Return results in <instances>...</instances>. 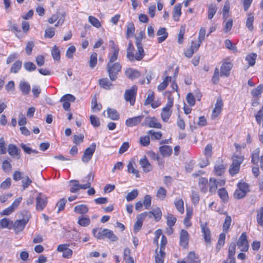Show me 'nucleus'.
<instances>
[{
    "instance_id": "obj_1",
    "label": "nucleus",
    "mask_w": 263,
    "mask_h": 263,
    "mask_svg": "<svg viewBox=\"0 0 263 263\" xmlns=\"http://www.w3.org/2000/svg\"><path fill=\"white\" fill-rule=\"evenodd\" d=\"M92 233L98 239L108 238L111 241H115L118 239V237L114 234L113 231L107 229L95 228L92 230Z\"/></svg>"
},
{
    "instance_id": "obj_2",
    "label": "nucleus",
    "mask_w": 263,
    "mask_h": 263,
    "mask_svg": "<svg viewBox=\"0 0 263 263\" xmlns=\"http://www.w3.org/2000/svg\"><path fill=\"white\" fill-rule=\"evenodd\" d=\"M121 65L118 62L113 64H107L106 69L111 81H114L117 79L118 73L121 71Z\"/></svg>"
},
{
    "instance_id": "obj_3",
    "label": "nucleus",
    "mask_w": 263,
    "mask_h": 263,
    "mask_svg": "<svg viewBox=\"0 0 263 263\" xmlns=\"http://www.w3.org/2000/svg\"><path fill=\"white\" fill-rule=\"evenodd\" d=\"M26 215L23 217V218L21 220H16L14 223L12 221H11L12 228L14 229L16 234L22 231L27 222H28L30 215L26 212Z\"/></svg>"
},
{
    "instance_id": "obj_4",
    "label": "nucleus",
    "mask_w": 263,
    "mask_h": 263,
    "mask_svg": "<svg viewBox=\"0 0 263 263\" xmlns=\"http://www.w3.org/2000/svg\"><path fill=\"white\" fill-rule=\"evenodd\" d=\"M145 37V33L140 31L137 36H136V45L138 49V59H142L144 56V52L141 43L142 40Z\"/></svg>"
},
{
    "instance_id": "obj_5",
    "label": "nucleus",
    "mask_w": 263,
    "mask_h": 263,
    "mask_svg": "<svg viewBox=\"0 0 263 263\" xmlns=\"http://www.w3.org/2000/svg\"><path fill=\"white\" fill-rule=\"evenodd\" d=\"M36 210L42 211L47 205L48 202L47 197L41 193H38L36 197Z\"/></svg>"
},
{
    "instance_id": "obj_6",
    "label": "nucleus",
    "mask_w": 263,
    "mask_h": 263,
    "mask_svg": "<svg viewBox=\"0 0 263 263\" xmlns=\"http://www.w3.org/2000/svg\"><path fill=\"white\" fill-rule=\"evenodd\" d=\"M137 90V86L134 85L130 89L126 90L125 92L124 99L127 102H129L132 105H133L135 102Z\"/></svg>"
},
{
    "instance_id": "obj_7",
    "label": "nucleus",
    "mask_w": 263,
    "mask_h": 263,
    "mask_svg": "<svg viewBox=\"0 0 263 263\" xmlns=\"http://www.w3.org/2000/svg\"><path fill=\"white\" fill-rule=\"evenodd\" d=\"M141 125L159 129L161 128L162 127L161 124L158 122L157 118L151 117H146L144 122L141 123Z\"/></svg>"
},
{
    "instance_id": "obj_8",
    "label": "nucleus",
    "mask_w": 263,
    "mask_h": 263,
    "mask_svg": "<svg viewBox=\"0 0 263 263\" xmlns=\"http://www.w3.org/2000/svg\"><path fill=\"white\" fill-rule=\"evenodd\" d=\"M237 245L242 252H246L248 250L249 246L247 240V234L245 232L241 234L237 241Z\"/></svg>"
},
{
    "instance_id": "obj_9",
    "label": "nucleus",
    "mask_w": 263,
    "mask_h": 263,
    "mask_svg": "<svg viewBox=\"0 0 263 263\" xmlns=\"http://www.w3.org/2000/svg\"><path fill=\"white\" fill-rule=\"evenodd\" d=\"M96 144L92 143L90 146L87 147L84 151V154L82 158V161L85 163H87L91 159L93 153L95 152Z\"/></svg>"
},
{
    "instance_id": "obj_10",
    "label": "nucleus",
    "mask_w": 263,
    "mask_h": 263,
    "mask_svg": "<svg viewBox=\"0 0 263 263\" xmlns=\"http://www.w3.org/2000/svg\"><path fill=\"white\" fill-rule=\"evenodd\" d=\"M233 66L232 63L228 60H225L224 63L222 64L220 68V76L221 77H228L230 74V71Z\"/></svg>"
},
{
    "instance_id": "obj_11",
    "label": "nucleus",
    "mask_w": 263,
    "mask_h": 263,
    "mask_svg": "<svg viewBox=\"0 0 263 263\" xmlns=\"http://www.w3.org/2000/svg\"><path fill=\"white\" fill-rule=\"evenodd\" d=\"M76 98L71 94H66L64 95L60 99V102H63V107L65 110L69 109L70 104V102L74 101Z\"/></svg>"
},
{
    "instance_id": "obj_12",
    "label": "nucleus",
    "mask_w": 263,
    "mask_h": 263,
    "mask_svg": "<svg viewBox=\"0 0 263 263\" xmlns=\"http://www.w3.org/2000/svg\"><path fill=\"white\" fill-rule=\"evenodd\" d=\"M223 106V102L221 98L217 99L215 106L213 110L211 118L213 120L215 119L220 114Z\"/></svg>"
},
{
    "instance_id": "obj_13",
    "label": "nucleus",
    "mask_w": 263,
    "mask_h": 263,
    "mask_svg": "<svg viewBox=\"0 0 263 263\" xmlns=\"http://www.w3.org/2000/svg\"><path fill=\"white\" fill-rule=\"evenodd\" d=\"M189 241V234L187 231L182 229L180 232V245L186 248L188 246Z\"/></svg>"
},
{
    "instance_id": "obj_14",
    "label": "nucleus",
    "mask_w": 263,
    "mask_h": 263,
    "mask_svg": "<svg viewBox=\"0 0 263 263\" xmlns=\"http://www.w3.org/2000/svg\"><path fill=\"white\" fill-rule=\"evenodd\" d=\"M134 50V46L132 44V42H129L128 44V46L127 48V59L131 62H134L136 60L140 61L141 59H138L137 57L138 54V51L136 52L135 55L134 54L133 51Z\"/></svg>"
},
{
    "instance_id": "obj_15",
    "label": "nucleus",
    "mask_w": 263,
    "mask_h": 263,
    "mask_svg": "<svg viewBox=\"0 0 263 263\" xmlns=\"http://www.w3.org/2000/svg\"><path fill=\"white\" fill-rule=\"evenodd\" d=\"M201 228L202 230V233L203 234V236L204 239L206 243L211 242V232L210 229L207 227V224L206 223H201Z\"/></svg>"
},
{
    "instance_id": "obj_16",
    "label": "nucleus",
    "mask_w": 263,
    "mask_h": 263,
    "mask_svg": "<svg viewBox=\"0 0 263 263\" xmlns=\"http://www.w3.org/2000/svg\"><path fill=\"white\" fill-rule=\"evenodd\" d=\"M143 117V116L141 115L128 118L126 120L125 124L128 127L136 126L141 122Z\"/></svg>"
},
{
    "instance_id": "obj_17",
    "label": "nucleus",
    "mask_w": 263,
    "mask_h": 263,
    "mask_svg": "<svg viewBox=\"0 0 263 263\" xmlns=\"http://www.w3.org/2000/svg\"><path fill=\"white\" fill-rule=\"evenodd\" d=\"M139 163L145 173L149 172L153 169L152 165L150 164L146 156L140 160Z\"/></svg>"
},
{
    "instance_id": "obj_18",
    "label": "nucleus",
    "mask_w": 263,
    "mask_h": 263,
    "mask_svg": "<svg viewBox=\"0 0 263 263\" xmlns=\"http://www.w3.org/2000/svg\"><path fill=\"white\" fill-rule=\"evenodd\" d=\"M125 73L126 76L131 80L137 79L140 76V72L139 71L132 68H127Z\"/></svg>"
},
{
    "instance_id": "obj_19",
    "label": "nucleus",
    "mask_w": 263,
    "mask_h": 263,
    "mask_svg": "<svg viewBox=\"0 0 263 263\" xmlns=\"http://www.w3.org/2000/svg\"><path fill=\"white\" fill-rule=\"evenodd\" d=\"M164 76H165V78L164 79L163 82L158 86V89L159 91L164 90L167 86L168 82H170L172 80V77L167 76V71H165L164 72Z\"/></svg>"
},
{
    "instance_id": "obj_20",
    "label": "nucleus",
    "mask_w": 263,
    "mask_h": 263,
    "mask_svg": "<svg viewBox=\"0 0 263 263\" xmlns=\"http://www.w3.org/2000/svg\"><path fill=\"white\" fill-rule=\"evenodd\" d=\"M236 245L234 242L230 243L229 248L228 258L230 260V263H235L234 255L235 253Z\"/></svg>"
},
{
    "instance_id": "obj_21",
    "label": "nucleus",
    "mask_w": 263,
    "mask_h": 263,
    "mask_svg": "<svg viewBox=\"0 0 263 263\" xmlns=\"http://www.w3.org/2000/svg\"><path fill=\"white\" fill-rule=\"evenodd\" d=\"M181 15V4H178L175 6L173 11V18L174 21L178 22Z\"/></svg>"
},
{
    "instance_id": "obj_22",
    "label": "nucleus",
    "mask_w": 263,
    "mask_h": 263,
    "mask_svg": "<svg viewBox=\"0 0 263 263\" xmlns=\"http://www.w3.org/2000/svg\"><path fill=\"white\" fill-rule=\"evenodd\" d=\"M9 154L12 156H18L20 155L21 150L14 144H10L8 147Z\"/></svg>"
},
{
    "instance_id": "obj_23",
    "label": "nucleus",
    "mask_w": 263,
    "mask_h": 263,
    "mask_svg": "<svg viewBox=\"0 0 263 263\" xmlns=\"http://www.w3.org/2000/svg\"><path fill=\"white\" fill-rule=\"evenodd\" d=\"M157 35H162L163 36L159 37L158 38V42L159 43H161L164 41L166 39L167 37L168 33L166 32V29L164 27L160 28L157 32Z\"/></svg>"
},
{
    "instance_id": "obj_24",
    "label": "nucleus",
    "mask_w": 263,
    "mask_h": 263,
    "mask_svg": "<svg viewBox=\"0 0 263 263\" xmlns=\"http://www.w3.org/2000/svg\"><path fill=\"white\" fill-rule=\"evenodd\" d=\"M172 148L170 146L164 145L159 147V152L163 157H168L172 153Z\"/></svg>"
},
{
    "instance_id": "obj_25",
    "label": "nucleus",
    "mask_w": 263,
    "mask_h": 263,
    "mask_svg": "<svg viewBox=\"0 0 263 263\" xmlns=\"http://www.w3.org/2000/svg\"><path fill=\"white\" fill-rule=\"evenodd\" d=\"M187 263H200V260L194 252H190L187 255Z\"/></svg>"
},
{
    "instance_id": "obj_26",
    "label": "nucleus",
    "mask_w": 263,
    "mask_h": 263,
    "mask_svg": "<svg viewBox=\"0 0 263 263\" xmlns=\"http://www.w3.org/2000/svg\"><path fill=\"white\" fill-rule=\"evenodd\" d=\"M20 88L24 95H27L30 91V85L25 82L21 81L20 83Z\"/></svg>"
},
{
    "instance_id": "obj_27",
    "label": "nucleus",
    "mask_w": 263,
    "mask_h": 263,
    "mask_svg": "<svg viewBox=\"0 0 263 263\" xmlns=\"http://www.w3.org/2000/svg\"><path fill=\"white\" fill-rule=\"evenodd\" d=\"M74 212L81 214H84L88 211V208L85 204H80L76 206L74 208Z\"/></svg>"
},
{
    "instance_id": "obj_28",
    "label": "nucleus",
    "mask_w": 263,
    "mask_h": 263,
    "mask_svg": "<svg viewBox=\"0 0 263 263\" xmlns=\"http://www.w3.org/2000/svg\"><path fill=\"white\" fill-rule=\"evenodd\" d=\"M232 164L237 167H240V164L243 160V157L241 156H238L236 154H234L232 157Z\"/></svg>"
},
{
    "instance_id": "obj_29",
    "label": "nucleus",
    "mask_w": 263,
    "mask_h": 263,
    "mask_svg": "<svg viewBox=\"0 0 263 263\" xmlns=\"http://www.w3.org/2000/svg\"><path fill=\"white\" fill-rule=\"evenodd\" d=\"M99 84L100 86L105 89H110L112 84L107 78H103L99 80Z\"/></svg>"
},
{
    "instance_id": "obj_30",
    "label": "nucleus",
    "mask_w": 263,
    "mask_h": 263,
    "mask_svg": "<svg viewBox=\"0 0 263 263\" xmlns=\"http://www.w3.org/2000/svg\"><path fill=\"white\" fill-rule=\"evenodd\" d=\"M156 255H155V261L156 263H163L164 258L165 256V252L164 251L159 250V252H158V249L156 250L155 251Z\"/></svg>"
},
{
    "instance_id": "obj_31",
    "label": "nucleus",
    "mask_w": 263,
    "mask_h": 263,
    "mask_svg": "<svg viewBox=\"0 0 263 263\" xmlns=\"http://www.w3.org/2000/svg\"><path fill=\"white\" fill-rule=\"evenodd\" d=\"M193 215V211L190 209H186V216L184 219V224L186 228H189L191 226L192 223L190 221V219L191 218Z\"/></svg>"
},
{
    "instance_id": "obj_32",
    "label": "nucleus",
    "mask_w": 263,
    "mask_h": 263,
    "mask_svg": "<svg viewBox=\"0 0 263 263\" xmlns=\"http://www.w3.org/2000/svg\"><path fill=\"white\" fill-rule=\"evenodd\" d=\"M108 117L111 120H117L119 119V114L118 113L116 110L108 108L107 109Z\"/></svg>"
},
{
    "instance_id": "obj_33",
    "label": "nucleus",
    "mask_w": 263,
    "mask_h": 263,
    "mask_svg": "<svg viewBox=\"0 0 263 263\" xmlns=\"http://www.w3.org/2000/svg\"><path fill=\"white\" fill-rule=\"evenodd\" d=\"M257 58V54L255 53H252L248 54L246 58V60L248 62L250 66H253L255 64L256 59Z\"/></svg>"
},
{
    "instance_id": "obj_34",
    "label": "nucleus",
    "mask_w": 263,
    "mask_h": 263,
    "mask_svg": "<svg viewBox=\"0 0 263 263\" xmlns=\"http://www.w3.org/2000/svg\"><path fill=\"white\" fill-rule=\"evenodd\" d=\"M256 220L259 225L263 226V206L257 211Z\"/></svg>"
},
{
    "instance_id": "obj_35",
    "label": "nucleus",
    "mask_w": 263,
    "mask_h": 263,
    "mask_svg": "<svg viewBox=\"0 0 263 263\" xmlns=\"http://www.w3.org/2000/svg\"><path fill=\"white\" fill-rule=\"evenodd\" d=\"M217 181L214 178H211L209 181V191L211 193H215L217 189Z\"/></svg>"
},
{
    "instance_id": "obj_36",
    "label": "nucleus",
    "mask_w": 263,
    "mask_h": 263,
    "mask_svg": "<svg viewBox=\"0 0 263 263\" xmlns=\"http://www.w3.org/2000/svg\"><path fill=\"white\" fill-rule=\"evenodd\" d=\"M22 63L21 61L18 60L15 62L12 65L10 68V72L16 73L21 69Z\"/></svg>"
},
{
    "instance_id": "obj_37",
    "label": "nucleus",
    "mask_w": 263,
    "mask_h": 263,
    "mask_svg": "<svg viewBox=\"0 0 263 263\" xmlns=\"http://www.w3.org/2000/svg\"><path fill=\"white\" fill-rule=\"evenodd\" d=\"M171 115V110H168L164 108L162 109L161 113V118L164 122H167Z\"/></svg>"
},
{
    "instance_id": "obj_38",
    "label": "nucleus",
    "mask_w": 263,
    "mask_h": 263,
    "mask_svg": "<svg viewBox=\"0 0 263 263\" xmlns=\"http://www.w3.org/2000/svg\"><path fill=\"white\" fill-rule=\"evenodd\" d=\"M217 8L215 5H210L208 6V18L212 20L216 13Z\"/></svg>"
},
{
    "instance_id": "obj_39",
    "label": "nucleus",
    "mask_w": 263,
    "mask_h": 263,
    "mask_svg": "<svg viewBox=\"0 0 263 263\" xmlns=\"http://www.w3.org/2000/svg\"><path fill=\"white\" fill-rule=\"evenodd\" d=\"M254 22V16L252 14H249L246 21V27L250 31L253 30V23Z\"/></svg>"
},
{
    "instance_id": "obj_40",
    "label": "nucleus",
    "mask_w": 263,
    "mask_h": 263,
    "mask_svg": "<svg viewBox=\"0 0 263 263\" xmlns=\"http://www.w3.org/2000/svg\"><path fill=\"white\" fill-rule=\"evenodd\" d=\"M232 222V218L231 216L229 215H227L224 223L223 224V232L227 233L228 231V230L231 226Z\"/></svg>"
},
{
    "instance_id": "obj_41",
    "label": "nucleus",
    "mask_w": 263,
    "mask_h": 263,
    "mask_svg": "<svg viewBox=\"0 0 263 263\" xmlns=\"http://www.w3.org/2000/svg\"><path fill=\"white\" fill-rule=\"evenodd\" d=\"M175 205L177 210L181 213H183L184 211V202L182 199H179L175 202Z\"/></svg>"
},
{
    "instance_id": "obj_42",
    "label": "nucleus",
    "mask_w": 263,
    "mask_h": 263,
    "mask_svg": "<svg viewBox=\"0 0 263 263\" xmlns=\"http://www.w3.org/2000/svg\"><path fill=\"white\" fill-rule=\"evenodd\" d=\"M167 224L169 227H172L175 224L177 219L172 214L168 213L166 216Z\"/></svg>"
},
{
    "instance_id": "obj_43",
    "label": "nucleus",
    "mask_w": 263,
    "mask_h": 263,
    "mask_svg": "<svg viewBox=\"0 0 263 263\" xmlns=\"http://www.w3.org/2000/svg\"><path fill=\"white\" fill-rule=\"evenodd\" d=\"M166 196V191L163 187H160L156 194V196L161 200H164Z\"/></svg>"
},
{
    "instance_id": "obj_44",
    "label": "nucleus",
    "mask_w": 263,
    "mask_h": 263,
    "mask_svg": "<svg viewBox=\"0 0 263 263\" xmlns=\"http://www.w3.org/2000/svg\"><path fill=\"white\" fill-rule=\"evenodd\" d=\"M226 166L223 164H220L214 167L215 172L216 175L221 176L224 172Z\"/></svg>"
},
{
    "instance_id": "obj_45",
    "label": "nucleus",
    "mask_w": 263,
    "mask_h": 263,
    "mask_svg": "<svg viewBox=\"0 0 263 263\" xmlns=\"http://www.w3.org/2000/svg\"><path fill=\"white\" fill-rule=\"evenodd\" d=\"M78 222L81 226L86 227L90 223V219L88 217H82L79 219Z\"/></svg>"
},
{
    "instance_id": "obj_46",
    "label": "nucleus",
    "mask_w": 263,
    "mask_h": 263,
    "mask_svg": "<svg viewBox=\"0 0 263 263\" xmlns=\"http://www.w3.org/2000/svg\"><path fill=\"white\" fill-rule=\"evenodd\" d=\"M11 221H9L8 218H4L0 220V228L2 229L7 228L9 229H12V225L9 226Z\"/></svg>"
},
{
    "instance_id": "obj_47",
    "label": "nucleus",
    "mask_w": 263,
    "mask_h": 263,
    "mask_svg": "<svg viewBox=\"0 0 263 263\" xmlns=\"http://www.w3.org/2000/svg\"><path fill=\"white\" fill-rule=\"evenodd\" d=\"M89 22L94 27L99 28L101 26L100 21L95 17L89 16L88 17Z\"/></svg>"
},
{
    "instance_id": "obj_48",
    "label": "nucleus",
    "mask_w": 263,
    "mask_h": 263,
    "mask_svg": "<svg viewBox=\"0 0 263 263\" xmlns=\"http://www.w3.org/2000/svg\"><path fill=\"white\" fill-rule=\"evenodd\" d=\"M218 195L223 201L226 202L228 200V194L224 188H222L218 190Z\"/></svg>"
},
{
    "instance_id": "obj_49",
    "label": "nucleus",
    "mask_w": 263,
    "mask_h": 263,
    "mask_svg": "<svg viewBox=\"0 0 263 263\" xmlns=\"http://www.w3.org/2000/svg\"><path fill=\"white\" fill-rule=\"evenodd\" d=\"M138 195V191L137 189H134L128 193L126 196V199L127 201H130L135 199Z\"/></svg>"
},
{
    "instance_id": "obj_50",
    "label": "nucleus",
    "mask_w": 263,
    "mask_h": 263,
    "mask_svg": "<svg viewBox=\"0 0 263 263\" xmlns=\"http://www.w3.org/2000/svg\"><path fill=\"white\" fill-rule=\"evenodd\" d=\"M51 54L54 60L59 61L60 60V51L56 46L53 47L51 50Z\"/></svg>"
},
{
    "instance_id": "obj_51",
    "label": "nucleus",
    "mask_w": 263,
    "mask_h": 263,
    "mask_svg": "<svg viewBox=\"0 0 263 263\" xmlns=\"http://www.w3.org/2000/svg\"><path fill=\"white\" fill-rule=\"evenodd\" d=\"M259 160V151L258 149L254 150L252 154V162L256 164Z\"/></svg>"
},
{
    "instance_id": "obj_52",
    "label": "nucleus",
    "mask_w": 263,
    "mask_h": 263,
    "mask_svg": "<svg viewBox=\"0 0 263 263\" xmlns=\"http://www.w3.org/2000/svg\"><path fill=\"white\" fill-rule=\"evenodd\" d=\"M134 24L132 23H128L127 26L126 36L128 38L132 36L135 31Z\"/></svg>"
},
{
    "instance_id": "obj_53",
    "label": "nucleus",
    "mask_w": 263,
    "mask_h": 263,
    "mask_svg": "<svg viewBox=\"0 0 263 263\" xmlns=\"http://www.w3.org/2000/svg\"><path fill=\"white\" fill-rule=\"evenodd\" d=\"M97 53L94 52L91 54L90 57L89 66L91 68H93L97 64Z\"/></svg>"
},
{
    "instance_id": "obj_54",
    "label": "nucleus",
    "mask_w": 263,
    "mask_h": 263,
    "mask_svg": "<svg viewBox=\"0 0 263 263\" xmlns=\"http://www.w3.org/2000/svg\"><path fill=\"white\" fill-rule=\"evenodd\" d=\"M25 69L28 71H32L36 69L35 65L31 62H26L24 64Z\"/></svg>"
},
{
    "instance_id": "obj_55",
    "label": "nucleus",
    "mask_w": 263,
    "mask_h": 263,
    "mask_svg": "<svg viewBox=\"0 0 263 263\" xmlns=\"http://www.w3.org/2000/svg\"><path fill=\"white\" fill-rule=\"evenodd\" d=\"M91 108L93 111H95L96 110L99 111L102 108L101 104H99V105L98 104L96 98H93L92 99Z\"/></svg>"
},
{
    "instance_id": "obj_56",
    "label": "nucleus",
    "mask_w": 263,
    "mask_h": 263,
    "mask_svg": "<svg viewBox=\"0 0 263 263\" xmlns=\"http://www.w3.org/2000/svg\"><path fill=\"white\" fill-rule=\"evenodd\" d=\"M32 182V180L29 178L28 176H26L22 181L23 188L22 191H24L28 188Z\"/></svg>"
},
{
    "instance_id": "obj_57",
    "label": "nucleus",
    "mask_w": 263,
    "mask_h": 263,
    "mask_svg": "<svg viewBox=\"0 0 263 263\" xmlns=\"http://www.w3.org/2000/svg\"><path fill=\"white\" fill-rule=\"evenodd\" d=\"M128 172L134 174L136 177H139L138 171L136 170L133 165V163L130 162L127 165Z\"/></svg>"
},
{
    "instance_id": "obj_58",
    "label": "nucleus",
    "mask_w": 263,
    "mask_h": 263,
    "mask_svg": "<svg viewBox=\"0 0 263 263\" xmlns=\"http://www.w3.org/2000/svg\"><path fill=\"white\" fill-rule=\"evenodd\" d=\"M55 34V29L53 27L47 28L45 31V37L50 39Z\"/></svg>"
},
{
    "instance_id": "obj_59",
    "label": "nucleus",
    "mask_w": 263,
    "mask_h": 263,
    "mask_svg": "<svg viewBox=\"0 0 263 263\" xmlns=\"http://www.w3.org/2000/svg\"><path fill=\"white\" fill-rule=\"evenodd\" d=\"M225 238L226 235L224 233H221L220 234L216 247V249L217 250H219L221 248V247L224 245Z\"/></svg>"
},
{
    "instance_id": "obj_60",
    "label": "nucleus",
    "mask_w": 263,
    "mask_h": 263,
    "mask_svg": "<svg viewBox=\"0 0 263 263\" xmlns=\"http://www.w3.org/2000/svg\"><path fill=\"white\" fill-rule=\"evenodd\" d=\"M66 202L67 200L65 198H62L57 203V206L58 208V213L64 209Z\"/></svg>"
},
{
    "instance_id": "obj_61",
    "label": "nucleus",
    "mask_w": 263,
    "mask_h": 263,
    "mask_svg": "<svg viewBox=\"0 0 263 263\" xmlns=\"http://www.w3.org/2000/svg\"><path fill=\"white\" fill-rule=\"evenodd\" d=\"M11 184V178L8 177L4 181L2 182L0 185V189L6 190L8 189Z\"/></svg>"
},
{
    "instance_id": "obj_62",
    "label": "nucleus",
    "mask_w": 263,
    "mask_h": 263,
    "mask_svg": "<svg viewBox=\"0 0 263 263\" xmlns=\"http://www.w3.org/2000/svg\"><path fill=\"white\" fill-rule=\"evenodd\" d=\"M246 194H247L245 193V192L242 191L238 188L235 191L234 194V196L236 199H240L244 198L246 196Z\"/></svg>"
},
{
    "instance_id": "obj_63",
    "label": "nucleus",
    "mask_w": 263,
    "mask_h": 263,
    "mask_svg": "<svg viewBox=\"0 0 263 263\" xmlns=\"http://www.w3.org/2000/svg\"><path fill=\"white\" fill-rule=\"evenodd\" d=\"M90 120L91 124L94 127H99L100 125V122L99 119L96 117L95 116L91 115L90 116Z\"/></svg>"
},
{
    "instance_id": "obj_64",
    "label": "nucleus",
    "mask_w": 263,
    "mask_h": 263,
    "mask_svg": "<svg viewBox=\"0 0 263 263\" xmlns=\"http://www.w3.org/2000/svg\"><path fill=\"white\" fill-rule=\"evenodd\" d=\"M263 91V85H258L256 88L251 91V94L253 96H257Z\"/></svg>"
}]
</instances>
